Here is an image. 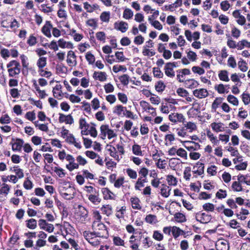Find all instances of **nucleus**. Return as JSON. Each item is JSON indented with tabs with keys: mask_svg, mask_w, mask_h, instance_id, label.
<instances>
[{
	"mask_svg": "<svg viewBox=\"0 0 250 250\" xmlns=\"http://www.w3.org/2000/svg\"><path fill=\"white\" fill-rule=\"evenodd\" d=\"M59 191L62 196L66 200H71L74 197L75 188L69 182H63L59 187Z\"/></svg>",
	"mask_w": 250,
	"mask_h": 250,
	"instance_id": "obj_1",
	"label": "nucleus"
},
{
	"mask_svg": "<svg viewBox=\"0 0 250 250\" xmlns=\"http://www.w3.org/2000/svg\"><path fill=\"white\" fill-rule=\"evenodd\" d=\"M93 231L91 232L99 237H106L108 232L105 226L101 222H93L92 226Z\"/></svg>",
	"mask_w": 250,
	"mask_h": 250,
	"instance_id": "obj_2",
	"label": "nucleus"
},
{
	"mask_svg": "<svg viewBox=\"0 0 250 250\" xmlns=\"http://www.w3.org/2000/svg\"><path fill=\"white\" fill-rule=\"evenodd\" d=\"M83 236L85 239L93 246H97L100 245L101 238L104 237L97 236V235H95L88 231L83 232Z\"/></svg>",
	"mask_w": 250,
	"mask_h": 250,
	"instance_id": "obj_3",
	"label": "nucleus"
},
{
	"mask_svg": "<svg viewBox=\"0 0 250 250\" xmlns=\"http://www.w3.org/2000/svg\"><path fill=\"white\" fill-rule=\"evenodd\" d=\"M7 67L10 77H14L20 73V64L16 61L14 60L10 62L7 64Z\"/></svg>",
	"mask_w": 250,
	"mask_h": 250,
	"instance_id": "obj_4",
	"label": "nucleus"
},
{
	"mask_svg": "<svg viewBox=\"0 0 250 250\" xmlns=\"http://www.w3.org/2000/svg\"><path fill=\"white\" fill-rule=\"evenodd\" d=\"M88 211L84 207L79 205L75 213V216L81 222L83 223L88 216Z\"/></svg>",
	"mask_w": 250,
	"mask_h": 250,
	"instance_id": "obj_5",
	"label": "nucleus"
},
{
	"mask_svg": "<svg viewBox=\"0 0 250 250\" xmlns=\"http://www.w3.org/2000/svg\"><path fill=\"white\" fill-rule=\"evenodd\" d=\"M195 219L201 223L207 224L211 221L212 217L205 212L199 211L195 214Z\"/></svg>",
	"mask_w": 250,
	"mask_h": 250,
	"instance_id": "obj_6",
	"label": "nucleus"
},
{
	"mask_svg": "<svg viewBox=\"0 0 250 250\" xmlns=\"http://www.w3.org/2000/svg\"><path fill=\"white\" fill-rule=\"evenodd\" d=\"M140 105L144 111L149 113L153 117L157 115L156 109L152 107L148 102L145 101H141L140 102Z\"/></svg>",
	"mask_w": 250,
	"mask_h": 250,
	"instance_id": "obj_7",
	"label": "nucleus"
},
{
	"mask_svg": "<svg viewBox=\"0 0 250 250\" xmlns=\"http://www.w3.org/2000/svg\"><path fill=\"white\" fill-rule=\"evenodd\" d=\"M66 61L70 67H75L77 65V56L73 51L69 50L67 52Z\"/></svg>",
	"mask_w": 250,
	"mask_h": 250,
	"instance_id": "obj_8",
	"label": "nucleus"
},
{
	"mask_svg": "<svg viewBox=\"0 0 250 250\" xmlns=\"http://www.w3.org/2000/svg\"><path fill=\"white\" fill-rule=\"evenodd\" d=\"M168 119L169 121L174 124L178 123H184L185 118L182 113H172L169 115Z\"/></svg>",
	"mask_w": 250,
	"mask_h": 250,
	"instance_id": "obj_9",
	"label": "nucleus"
},
{
	"mask_svg": "<svg viewBox=\"0 0 250 250\" xmlns=\"http://www.w3.org/2000/svg\"><path fill=\"white\" fill-rule=\"evenodd\" d=\"M176 67V63L174 62L167 63L164 69L165 74L168 77L173 78L175 76V72L173 69Z\"/></svg>",
	"mask_w": 250,
	"mask_h": 250,
	"instance_id": "obj_10",
	"label": "nucleus"
},
{
	"mask_svg": "<svg viewBox=\"0 0 250 250\" xmlns=\"http://www.w3.org/2000/svg\"><path fill=\"white\" fill-rule=\"evenodd\" d=\"M39 226L41 229H43L49 233L53 232L54 229L53 225L48 223L44 219H40L39 220Z\"/></svg>",
	"mask_w": 250,
	"mask_h": 250,
	"instance_id": "obj_11",
	"label": "nucleus"
},
{
	"mask_svg": "<svg viewBox=\"0 0 250 250\" xmlns=\"http://www.w3.org/2000/svg\"><path fill=\"white\" fill-rule=\"evenodd\" d=\"M114 28L117 31L125 33L128 29V24L124 21H117L114 23Z\"/></svg>",
	"mask_w": 250,
	"mask_h": 250,
	"instance_id": "obj_12",
	"label": "nucleus"
},
{
	"mask_svg": "<svg viewBox=\"0 0 250 250\" xmlns=\"http://www.w3.org/2000/svg\"><path fill=\"white\" fill-rule=\"evenodd\" d=\"M10 144L13 151H20L23 145L24 141L21 139H12Z\"/></svg>",
	"mask_w": 250,
	"mask_h": 250,
	"instance_id": "obj_13",
	"label": "nucleus"
},
{
	"mask_svg": "<svg viewBox=\"0 0 250 250\" xmlns=\"http://www.w3.org/2000/svg\"><path fill=\"white\" fill-rule=\"evenodd\" d=\"M33 86L37 92L36 95L39 98L43 99L48 96L46 91L41 89L35 80L33 82Z\"/></svg>",
	"mask_w": 250,
	"mask_h": 250,
	"instance_id": "obj_14",
	"label": "nucleus"
},
{
	"mask_svg": "<svg viewBox=\"0 0 250 250\" xmlns=\"http://www.w3.org/2000/svg\"><path fill=\"white\" fill-rule=\"evenodd\" d=\"M193 95L198 99H203L208 96V92L205 88L196 89L193 91Z\"/></svg>",
	"mask_w": 250,
	"mask_h": 250,
	"instance_id": "obj_15",
	"label": "nucleus"
},
{
	"mask_svg": "<svg viewBox=\"0 0 250 250\" xmlns=\"http://www.w3.org/2000/svg\"><path fill=\"white\" fill-rule=\"evenodd\" d=\"M216 249L217 250H229L228 242L224 239H219L216 242Z\"/></svg>",
	"mask_w": 250,
	"mask_h": 250,
	"instance_id": "obj_16",
	"label": "nucleus"
},
{
	"mask_svg": "<svg viewBox=\"0 0 250 250\" xmlns=\"http://www.w3.org/2000/svg\"><path fill=\"white\" fill-rule=\"evenodd\" d=\"M66 161L68 162V164L66 165V167L70 171H72L73 170L79 168V164L75 162V159L72 155H71L70 157H68Z\"/></svg>",
	"mask_w": 250,
	"mask_h": 250,
	"instance_id": "obj_17",
	"label": "nucleus"
},
{
	"mask_svg": "<svg viewBox=\"0 0 250 250\" xmlns=\"http://www.w3.org/2000/svg\"><path fill=\"white\" fill-rule=\"evenodd\" d=\"M59 122L61 123H65L66 124L71 125L74 120L71 115H65L62 113H59Z\"/></svg>",
	"mask_w": 250,
	"mask_h": 250,
	"instance_id": "obj_18",
	"label": "nucleus"
},
{
	"mask_svg": "<svg viewBox=\"0 0 250 250\" xmlns=\"http://www.w3.org/2000/svg\"><path fill=\"white\" fill-rule=\"evenodd\" d=\"M232 14L234 18L238 19L236 22L238 24L243 25L246 23V19L244 16L241 15L239 10H236L234 11Z\"/></svg>",
	"mask_w": 250,
	"mask_h": 250,
	"instance_id": "obj_19",
	"label": "nucleus"
},
{
	"mask_svg": "<svg viewBox=\"0 0 250 250\" xmlns=\"http://www.w3.org/2000/svg\"><path fill=\"white\" fill-rule=\"evenodd\" d=\"M53 28V26L50 21H46L45 24L43 25L42 29V33L48 38L51 37L50 30Z\"/></svg>",
	"mask_w": 250,
	"mask_h": 250,
	"instance_id": "obj_20",
	"label": "nucleus"
},
{
	"mask_svg": "<svg viewBox=\"0 0 250 250\" xmlns=\"http://www.w3.org/2000/svg\"><path fill=\"white\" fill-rule=\"evenodd\" d=\"M68 143L73 145L76 147L80 149L82 147L81 142L77 140L73 134H70L65 139Z\"/></svg>",
	"mask_w": 250,
	"mask_h": 250,
	"instance_id": "obj_21",
	"label": "nucleus"
},
{
	"mask_svg": "<svg viewBox=\"0 0 250 250\" xmlns=\"http://www.w3.org/2000/svg\"><path fill=\"white\" fill-rule=\"evenodd\" d=\"M93 78L95 80H98L100 82H104L107 79V75L105 72L95 71L93 74Z\"/></svg>",
	"mask_w": 250,
	"mask_h": 250,
	"instance_id": "obj_22",
	"label": "nucleus"
},
{
	"mask_svg": "<svg viewBox=\"0 0 250 250\" xmlns=\"http://www.w3.org/2000/svg\"><path fill=\"white\" fill-rule=\"evenodd\" d=\"M126 107L121 104H117L113 107L112 112L116 115L122 116L124 115Z\"/></svg>",
	"mask_w": 250,
	"mask_h": 250,
	"instance_id": "obj_23",
	"label": "nucleus"
},
{
	"mask_svg": "<svg viewBox=\"0 0 250 250\" xmlns=\"http://www.w3.org/2000/svg\"><path fill=\"white\" fill-rule=\"evenodd\" d=\"M58 46L61 48L73 49L74 45L71 42H66L63 39H60L58 41Z\"/></svg>",
	"mask_w": 250,
	"mask_h": 250,
	"instance_id": "obj_24",
	"label": "nucleus"
},
{
	"mask_svg": "<svg viewBox=\"0 0 250 250\" xmlns=\"http://www.w3.org/2000/svg\"><path fill=\"white\" fill-rule=\"evenodd\" d=\"M130 202L132 208L135 209H141V206L140 205V199L135 196L131 197L130 199Z\"/></svg>",
	"mask_w": 250,
	"mask_h": 250,
	"instance_id": "obj_25",
	"label": "nucleus"
},
{
	"mask_svg": "<svg viewBox=\"0 0 250 250\" xmlns=\"http://www.w3.org/2000/svg\"><path fill=\"white\" fill-rule=\"evenodd\" d=\"M212 129L216 132H222L224 130V124L221 122H213L210 124Z\"/></svg>",
	"mask_w": 250,
	"mask_h": 250,
	"instance_id": "obj_26",
	"label": "nucleus"
},
{
	"mask_svg": "<svg viewBox=\"0 0 250 250\" xmlns=\"http://www.w3.org/2000/svg\"><path fill=\"white\" fill-rule=\"evenodd\" d=\"M185 86L190 89L194 88L198 86L199 83L194 79H189L185 81Z\"/></svg>",
	"mask_w": 250,
	"mask_h": 250,
	"instance_id": "obj_27",
	"label": "nucleus"
},
{
	"mask_svg": "<svg viewBox=\"0 0 250 250\" xmlns=\"http://www.w3.org/2000/svg\"><path fill=\"white\" fill-rule=\"evenodd\" d=\"M174 107L170 104L167 103H161L160 107L161 112L164 114H168L172 110V108Z\"/></svg>",
	"mask_w": 250,
	"mask_h": 250,
	"instance_id": "obj_28",
	"label": "nucleus"
},
{
	"mask_svg": "<svg viewBox=\"0 0 250 250\" xmlns=\"http://www.w3.org/2000/svg\"><path fill=\"white\" fill-rule=\"evenodd\" d=\"M10 170L14 172L15 175L19 178V179H21L24 177L23 170L20 168L19 166H14L11 167Z\"/></svg>",
	"mask_w": 250,
	"mask_h": 250,
	"instance_id": "obj_29",
	"label": "nucleus"
},
{
	"mask_svg": "<svg viewBox=\"0 0 250 250\" xmlns=\"http://www.w3.org/2000/svg\"><path fill=\"white\" fill-rule=\"evenodd\" d=\"M218 77L220 80L228 82L229 81V72L226 70H222L219 71Z\"/></svg>",
	"mask_w": 250,
	"mask_h": 250,
	"instance_id": "obj_30",
	"label": "nucleus"
},
{
	"mask_svg": "<svg viewBox=\"0 0 250 250\" xmlns=\"http://www.w3.org/2000/svg\"><path fill=\"white\" fill-rule=\"evenodd\" d=\"M62 86L60 84H57L53 89V96L57 98H59L63 96L61 90Z\"/></svg>",
	"mask_w": 250,
	"mask_h": 250,
	"instance_id": "obj_31",
	"label": "nucleus"
},
{
	"mask_svg": "<svg viewBox=\"0 0 250 250\" xmlns=\"http://www.w3.org/2000/svg\"><path fill=\"white\" fill-rule=\"evenodd\" d=\"M88 199L89 200L95 205H98L101 202V199L99 197L98 193L97 194H87Z\"/></svg>",
	"mask_w": 250,
	"mask_h": 250,
	"instance_id": "obj_32",
	"label": "nucleus"
},
{
	"mask_svg": "<svg viewBox=\"0 0 250 250\" xmlns=\"http://www.w3.org/2000/svg\"><path fill=\"white\" fill-rule=\"evenodd\" d=\"M184 126L186 130H188L189 132H192L196 131L197 129V126L195 123L192 122H188L184 124Z\"/></svg>",
	"mask_w": 250,
	"mask_h": 250,
	"instance_id": "obj_33",
	"label": "nucleus"
},
{
	"mask_svg": "<svg viewBox=\"0 0 250 250\" xmlns=\"http://www.w3.org/2000/svg\"><path fill=\"white\" fill-rule=\"evenodd\" d=\"M47 64V58L44 57H40L37 62L38 70L43 68Z\"/></svg>",
	"mask_w": 250,
	"mask_h": 250,
	"instance_id": "obj_34",
	"label": "nucleus"
},
{
	"mask_svg": "<svg viewBox=\"0 0 250 250\" xmlns=\"http://www.w3.org/2000/svg\"><path fill=\"white\" fill-rule=\"evenodd\" d=\"M145 221L150 224L154 225L158 222L157 217L156 215L153 214H148L146 216Z\"/></svg>",
	"mask_w": 250,
	"mask_h": 250,
	"instance_id": "obj_35",
	"label": "nucleus"
},
{
	"mask_svg": "<svg viewBox=\"0 0 250 250\" xmlns=\"http://www.w3.org/2000/svg\"><path fill=\"white\" fill-rule=\"evenodd\" d=\"M171 189L167 185H163L161 189V195L165 198L168 197L170 195Z\"/></svg>",
	"mask_w": 250,
	"mask_h": 250,
	"instance_id": "obj_36",
	"label": "nucleus"
},
{
	"mask_svg": "<svg viewBox=\"0 0 250 250\" xmlns=\"http://www.w3.org/2000/svg\"><path fill=\"white\" fill-rule=\"evenodd\" d=\"M26 227L31 229H34L37 227V222L35 219H30L26 221Z\"/></svg>",
	"mask_w": 250,
	"mask_h": 250,
	"instance_id": "obj_37",
	"label": "nucleus"
},
{
	"mask_svg": "<svg viewBox=\"0 0 250 250\" xmlns=\"http://www.w3.org/2000/svg\"><path fill=\"white\" fill-rule=\"evenodd\" d=\"M95 37L100 42L104 43L106 40V34L103 31H99L95 33Z\"/></svg>",
	"mask_w": 250,
	"mask_h": 250,
	"instance_id": "obj_38",
	"label": "nucleus"
},
{
	"mask_svg": "<svg viewBox=\"0 0 250 250\" xmlns=\"http://www.w3.org/2000/svg\"><path fill=\"white\" fill-rule=\"evenodd\" d=\"M190 143L194 144V146H185V148L187 149V150L190 152L189 153L194 152L195 151L200 149V145L198 143H195L194 142H190Z\"/></svg>",
	"mask_w": 250,
	"mask_h": 250,
	"instance_id": "obj_39",
	"label": "nucleus"
},
{
	"mask_svg": "<svg viewBox=\"0 0 250 250\" xmlns=\"http://www.w3.org/2000/svg\"><path fill=\"white\" fill-rule=\"evenodd\" d=\"M110 129L109 128V126L106 125H103L100 127L101 134L102 138L104 139L106 136L107 133Z\"/></svg>",
	"mask_w": 250,
	"mask_h": 250,
	"instance_id": "obj_40",
	"label": "nucleus"
},
{
	"mask_svg": "<svg viewBox=\"0 0 250 250\" xmlns=\"http://www.w3.org/2000/svg\"><path fill=\"white\" fill-rule=\"evenodd\" d=\"M238 66L239 69L242 72H246L248 69L247 63L243 59H240L238 62Z\"/></svg>",
	"mask_w": 250,
	"mask_h": 250,
	"instance_id": "obj_41",
	"label": "nucleus"
},
{
	"mask_svg": "<svg viewBox=\"0 0 250 250\" xmlns=\"http://www.w3.org/2000/svg\"><path fill=\"white\" fill-rule=\"evenodd\" d=\"M177 155L186 160H187L188 158L187 152L185 149L181 147L177 149Z\"/></svg>",
	"mask_w": 250,
	"mask_h": 250,
	"instance_id": "obj_42",
	"label": "nucleus"
},
{
	"mask_svg": "<svg viewBox=\"0 0 250 250\" xmlns=\"http://www.w3.org/2000/svg\"><path fill=\"white\" fill-rule=\"evenodd\" d=\"M132 152L133 153L137 156H142L143 152L141 150V146L137 145L134 144L132 146Z\"/></svg>",
	"mask_w": 250,
	"mask_h": 250,
	"instance_id": "obj_43",
	"label": "nucleus"
},
{
	"mask_svg": "<svg viewBox=\"0 0 250 250\" xmlns=\"http://www.w3.org/2000/svg\"><path fill=\"white\" fill-rule=\"evenodd\" d=\"M142 54L145 56L152 57L155 55V52L152 49H148L146 46H144L143 47Z\"/></svg>",
	"mask_w": 250,
	"mask_h": 250,
	"instance_id": "obj_44",
	"label": "nucleus"
},
{
	"mask_svg": "<svg viewBox=\"0 0 250 250\" xmlns=\"http://www.w3.org/2000/svg\"><path fill=\"white\" fill-rule=\"evenodd\" d=\"M146 182V179L142 178H138L135 185V189L140 190L141 188L144 187V184Z\"/></svg>",
	"mask_w": 250,
	"mask_h": 250,
	"instance_id": "obj_45",
	"label": "nucleus"
},
{
	"mask_svg": "<svg viewBox=\"0 0 250 250\" xmlns=\"http://www.w3.org/2000/svg\"><path fill=\"white\" fill-rule=\"evenodd\" d=\"M166 180L169 185L176 186L177 184V179L176 177L171 175H168L167 176Z\"/></svg>",
	"mask_w": 250,
	"mask_h": 250,
	"instance_id": "obj_46",
	"label": "nucleus"
},
{
	"mask_svg": "<svg viewBox=\"0 0 250 250\" xmlns=\"http://www.w3.org/2000/svg\"><path fill=\"white\" fill-rule=\"evenodd\" d=\"M227 100L229 103L234 106H237L239 104L238 99L232 95H229L227 96Z\"/></svg>",
	"mask_w": 250,
	"mask_h": 250,
	"instance_id": "obj_47",
	"label": "nucleus"
},
{
	"mask_svg": "<svg viewBox=\"0 0 250 250\" xmlns=\"http://www.w3.org/2000/svg\"><path fill=\"white\" fill-rule=\"evenodd\" d=\"M110 13L109 12L104 11L101 13L100 20L104 22L108 23L109 21Z\"/></svg>",
	"mask_w": 250,
	"mask_h": 250,
	"instance_id": "obj_48",
	"label": "nucleus"
},
{
	"mask_svg": "<svg viewBox=\"0 0 250 250\" xmlns=\"http://www.w3.org/2000/svg\"><path fill=\"white\" fill-rule=\"evenodd\" d=\"M56 69L59 74H65L67 71V67L63 64H57Z\"/></svg>",
	"mask_w": 250,
	"mask_h": 250,
	"instance_id": "obj_49",
	"label": "nucleus"
},
{
	"mask_svg": "<svg viewBox=\"0 0 250 250\" xmlns=\"http://www.w3.org/2000/svg\"><path fill=\"white\" fill-rule=\"evenodd\" d=\"M207 136L212 144L214 145L218 144L219 141L217 139L216 137L214 136L213 134L210 131H207Z\"/></svg>",
	"mask_w": 250,
	"mask_h": 250,
	"instance_id": "obj_50",
	"label": "nucleus"
},
{
	"mask_svg": "<svg viewBox=\"0 0 250 250\" xmlns=\"http://www.w3.org/2000/svg\"><path fill=\"white\" fill-rule=\"evenodd\" d=\"M102 193L104 195V199H112L113 198V193L110 191L107 188L102 189Z\"/></svg>",
	"mask_w": 250,
	"mask_h": 250,
	"instance_id": "obj_51",
	"label": "nucleus"
},
{
	"mask_svg": "<svg viewBox=\"0 0 250 250\" xmlns=\"http://www.w3.org/2000/svg\"><path fill=\"white\" fill-rule=\"evenodd\" d=\"M2 187L0 188V195L1 194H5V195H8L10 190V187L6 183L2 184Z\"/></svg>",
	"mask_w": 250,
	"mask_h": 250,
	"instance_id": "obj_52",
	"label": "nucleus"
},
{
	"mask_svg": "<svg viewBox=\"0 0 250 250\" xmlns=\"http://www.w3.org/2000/svg\"><path fill=\"white\" fill-rule=\"evenodd\" d=\"M223 98L217 97L215 98L211 104V108L214 111L219 107V105L222 103Z\"/></svg>",
	"mask_w": 250,
	"mask_h": 250,
	"instance_id": "obj_53",
	"label": "nucleus"
},
{
	"mask_svg": "<svg viewBox=\"0 0 250 250\" xmlns=\"http://www.w3.org/2000/svg\"><path fill=\"white\" fill-rule=\"evenodd\" d=\"M125 211L126 207L125 206L121 207L119 209L117 210V211L116 213V216L119 219L123 218L124 217Z\"/></svg>",
	"mask_w": 250,
	"mask_h": 250,
	"instance_id": "obj_54",
	"label": "nucleus"
},
{
	"mask_svg": "<svg viewBox=\"0 0 250 250\" xmlns=\"http://www.w3.org/2000/svg\"><path fill=\"white\" fill-rule=\"evenodd\" d=\"M174 218L176 221L179 223H183L186 221V218L185 215L180 212L175 213Z\"/></svg>",
	"mask_w": 250,
	"mask_h": 250,
	"instance_id": "obj_55",
	"label": "nucleus"
},
{
	"mask_svg": "<svg viewBox=\"0 0 250 250\" xmlns=\"http://www.w3.org/2000/svg\"><path fill=\"white\" fill-rule=\"evenodd\" d=\"M133 16V11L129 9V8H125L123 12V17L124 19L126 20H128L131 19Z\"/></svg>",
	"mask_w": 250,
	"mask_h": 250,
	"instance_id": "obj_56",
	"label": "nucleus"
},
{
	"mask_svg": "<svg viewBox=\"0 0 250 250\" xmlns=\"http://www.w3.org/2000/svg\"><path fill=\"white\" fill-rule=\"evenodd\" d=\"M108 150L109 152V154L111 157H113L116 160L119 159V157L117 154L115 147L110 146V148Z\"/></svg>",
	"mask_w": 250,
	"mask_h": 250,
	"instance_id": "obj_57",
	"label": "nucleus"
},
{
	"mask_svg": "<svg viewBox=\"0 0 250 250\" xmlns=\"http://www.w3.org/2000/svg\"><path fill=\"white\" fill-rule=\"evenodd\" d=\"M171 232L173 235V236L176 238H177L183 231L181 229L179 228H178L176 226H174L172 228Z\"/></svg>",
	"mask_w": 250,
	"mask_h": 250,
	"instance_id": "obj_58",
	"label": "nucleus"
},
{
	"mask_svg": "<svg viewBox=\"0 0 250 250\" xmlns=\"http://www.w3.org/2000/svg\"><path fill=\"white\" fill-rule=\"evenodd\" d=\"M203 208L206 211L213 212L214 210V205L210 203H207L203 205Z\"/></svg>",
	"mask_w": 250,
	"mask_h": 250,
	"instance_id": "obj_59",
	"label": "nucleus"
},
{
	"mask_svg": "<svg viewBox=\"0 0 250 250\" xmlns=\"http://www.w3.org/2000/svg\"><path fill=\"white\" fill-rule=\"evenodd\" d=\"M85 59L89 64H93L95 61V58L94 55L90 52H88L86 53Z\"/></svg>",
	"mask_w": 250,
	"mask_h": 250,
	"instance_id": "obj_60",
	"label": "nucleus"
},
{
	"mask_svg": "<svg viewBox=\"0 0 250 250\" xmlns=\"http://www.w3.org/2000/svg\"><path fill=\"white\" fill-rule=\"evenodd\" d=\"M192 71L195 73L199 75H203L205 73V69L200 66H194L191 68Z\"/></svg>",
	"mask_w": 250,
	"mask_h": 250,
	"instance_id": "obj_61",
	"label": "nucleus"
},
{
	"mask_svg": "<svg viewBox=\"0 0 250 250\" xmlns=\"http://www.w3.org/2000/svg\"><path fill=\"white\" fill-rule=\"evenodd\" d=\"M126 173L131 179H136L137 177V172L131 168L126 169Z\"/></svg>",
	"mask_w": 250,
	"mask_h": 250,
	"instance_id": "obj_62",
	"label": "nucleus"
},
{
	"mask_svg": "<svg viewBox=\"0 0 250 250\" xmlns=\"http://www.w3.org/2000/svg\"><path fill=\"white\" fill-rule=\"evenodd\" d=\"M39 75L42 77L49 78L52 76V73L50 71H47L43 68L38 70Z\"/></svg>",
	"mask_w": 250,
	"mask_h": 250,
	"instance_id": "obj_63",
	"label": "nucleus"
},
{
	"mask_svg": "<svg viewBox=\"0 0 250 250\" xmlns=\"http://www.w3.org/2000/svg\"><path fill=\"white\" fill-rule=\"evenodd\" d=\"M152 237L155 240L161 241L163 239L164 236L159 231L155 230L153 233Z\"/></svg>",
	"mask_w": 250,
	"mask_h": 250,
	"instance_id": "obj_64",
	"label": "nucleus"
}]
</instances>
